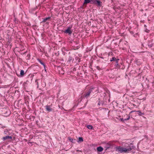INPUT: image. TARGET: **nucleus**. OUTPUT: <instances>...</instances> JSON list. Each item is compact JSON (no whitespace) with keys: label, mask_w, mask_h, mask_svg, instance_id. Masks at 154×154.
<instances>
[{"label":"nucleus","mask_w":154,"mask_h":154,"mask_svg":"<svg viewBox=\"0 0 154 154\" xmlns=\"http://www.w3.org/2000/svg\"><path fill=\"white\" fill-rule=\"evenodd\" d=\"M134 147L128 143H125L123 146H118L115 147V150L120 153H128L131 151Z\"/></svg>","instance_id":"1"},{"label":"nucleus","mask_w":154,"mask_h":154,"mask_svg":"<svg viewBox=\"0 0 154 154\" xmlns=\"http://www.w3.org/2000/svg\"><path fill=\"white\" fill-rule=\"evenodd\" d=\"M93 88H91L86 91L83 93L82 95L81 96L82 98H87L90 97V94L92 91Z\"/></svg>","instance_id":"2"},{"label":"nucleus","mask_w":154,"mask_h":154,"mask_svg":"<svg viewBox=\"0 0 154 154\" xmlns=\"http://www.w3.org/2000/svg\"><path fill=\"white\" fill-rule=\"evenodd\" d=\"M92 4L96 5L97 6L101 7L102 5V2L99 0H94L93 2L91 3Z\"/></svg>","instance_id":"3"},{"label":"nucleus","mask_w":154,"mask_h":154,"mask_svg":"<svg viewBox=\"0 0 154 154\" xmlns=\"http://www.w3.org/2000/svg\"><path fill=\"white\" fill-rule=\"evenodd\" d=\"M13 136H5L4 137L2 138V140L4 141L7 140L8 142H11V141L10 140L12 138Z\"/></svg>","instance_id":"4"},{"label":"nucleus","mask_w":154,"mask_h":154,"mask_svg":"<svg viewBox=\"0 0 154 154\" xmlns=\"http://www.w3.org/2000/svg\"><path fill=\"white\" fill-rule=\"evenodd\" d=\"M4 134L6 136H13L12 133L10 130H8L7 129L5 130Z\"/></svg>","instance_id":"5"},{"label":"nucleus","mask_w":154,"mask_h":154,"mask_svg":"<svg viewBox=\"0 0 154 154\" xmlns=\"http://www.w3.org/2000/svg\"><path fill=\"white\" fill-rule=\"evenodd\" d=\"M71 28L70 27H68L67 29L64 31V33L68 34L69 35L72 34V30H71Z\"/></svg>","instance_id":"6"},{"label":"nucleus","mask_w":154,"mask_h":154,"mask_svg":"<svg viewBox=\"0 0 154 154\" xmlns=\"http://www.w3.org/2000/svg\"><path fill=\"white\" fill-rule=\"evenodd\" d=\"M45 107L46 111L48 112H51L54 110L51 107L50 105H47L45 106Z\"/></svg>","instance_id":"7"},{"label":"nucleus","mask_w":154,"mask_h":154,"mask_svg":"<svg viewBox=\"0 0 154 154\" xmlns=\"http://www.w3.org/2000/svg\"><path fill=\"white\" fill-rule=\"evenodd\" d=\"M113 145V141H110L106 144L105 147L106 149H107L110 147L111 146Z\"/></svg>","instance_id":"8"},{"label":"nucleus","mask_w":154,"mask_h":154,"mask_svg":"<svg viewBox=\"0 0 154 154\" xmlns=\"http://www.w3.org/2000/svg\"><path fill=\"white\" fill-rule=\"evenodd\" d=\"M93 0H85L84 5L87 4L89 3H90L91 1L92 2H93Z\"/></svg>","instance_id":"9"},{"label":"nucleus","mask_w":154,"mask_h":154,"mask_svg":"<svg viewBox=\"0 0 154 154\" xmlns=\"http://www.w3.org/2000/svg\"><path fill=\"white\" fill-rule=\"evenodd\" d=\"M51 19V17H48L43 19L42 21V22H45L47 20H50Z\"/></svg>","instance_id":"10"},{"label":"nucleus","mask_w":154,"mask_h":154,"mask_svg":"<svg viewBox=\"0 0 154 154\" xmlns=\"http://www.w3.org/2000/svg\"><path fill=\"white\" fill-rule=\"evenodd\" d=\"M97 151L99 152H102L103 150V148L101 146L97 147Z\"/></svg>","instance_id":"11"},{"label":"nucleus","mask_w":154,"mask_h":154,"mask_svg":"<svg viewBox=\"0 0 154 154\" xmlns=\"http://www.w3.org/2000/svg\"><path fill=\"white\" fill-rule=\"evenodd\" d=\"M135 111H131L130 112V113H129V115L128 116V118L127 119H124V120L125 121H127L128 120H129L130 119V114L131 113H132V112H134Z\"/></svg>","instance_id":"12"},{"label":"nucleus","mask_w":154,"mask_h":154,"mask_svg":"<svg viewBox=\"0 0 154 154\" xmlns=\"http://www.w3.org/2000/svg\"><path fill=\"white\" fill-rule=\"evenodd\" d=\"M24 75V71L23 70H21L20 71V76L23 77Z\"/></svg>","instance_id":"13"},{"label":"nucleus","mask_w":154,"mask_h":154,"mask_svg":"<svg viewBox=\"0 0 154 154\" xmlns=\"http://www.w3.org/2000/svg\"><path fill=\"white\" fill-rule=\"evenodd\" d=\"M87 128L90 129H93V126L91 125H88L87 126Z\"/></svg>","instance_id":"14"},{"label":"nucleus","mask_w":154,"mask_h":154,"mask_svg":"<svg viewBox=\"0 0 154 154\" xmlns=\"http://www.w3.org/2000/svg\"><path fill=\"white\" fill-rule=\"evenodd\" d=\"M83 141V139L82 137H79V141L81 142H82Z\"/></svg>","instance_id":"15"},{"label":"nucleus","mask_w":154,"mask_h":154,"mask_svg":"<svg viewBox=\"0 0 154 154\" xmlns=\"http://www.w3.org/2000/svg\"><path fill=\"white\" fill-rule=\"evenodd\" d=\"M116 60V58L115 57H112V59L110 60L111 61H115Z\"/></svg>","instance_id":"16"},{"label":"nucleus","mask_w":154,"mask_h":154,"mask_svg":"<svg viewBox=\"0 0 154 154\" xmlns=\"http://www.w3.org/2000/svg\"><path fill=\"white\" fill-rule=\"evenodd\" d=\"M119 60V59H116V60H115V61H116V63L117 64V65H118V61Z\"/></svg>","instance_id":"17"},{"label":"nucleus","mask_w":154,"mask_h":154,"mask_svg":"<svg viewBox=\"0 0 154 154\" xmlns=\"http://www.w3.org/2000/svg\"><path fill=\"white\" fill-rule=\"evenodd\" d=\"M40 63H41L42 65H43L44 67H45V64H44V63H43V62H40Z\"/></svg>","instance_id":"18"},{"label":"nucleus","mask_w":154,"mask_h":154,"mask_svg":"<svg viewBox=\"0 0 154 154\" xmlns=\"http://www.w3.org/2000/svg\"><path fill=\"white\" fill-rule=\"evenodd\" d=\"M120 120H121V121L123 122H124V120L123 119V118H121L120 119Z\"/></svg>","instance_id":"19"},{"label":"nucleus","mask_w":154,"mask_h":154,"mask_svg":"<svg viewBox=\"0 0 154 154\" xmlns=\"http://www.w3.org/2000/svg\"><path fill=\"white\" fill-rule=\"evenodd\" d=\"M96 68L97 69H98V70H99L100 69V67L99 66H97L96 67Z\"/></svg>","instance_id":"20"},{"label":"nucleus","mask_w":154,"mask_h":154,"mask_svg":"<svg viewBox=\"0 0 154 154\" xmlns=\"http://www.w3.org/2000/svg\"><path fill=\"white\" fill-rule=\"evenodd\" d=\"M69 140L71 142H72V140H73V139H72V138H69Z\"/></svg>","instance_id":"21"},{"label":"nucleus","mask_w":154,"mask_h":154,"mask_svg":"<svg viewBox=\"0 0 154 154\" xmlns=\"http://www.w3.org/2000/svg\"><path fill=\"white\" fill-rule=\"evenodd\" d=\"M131 106H136V105H135V104H131Z\"/></svg>","instance_id":"22"},{"label":"nucleus","mask_w":154,"mask_h":154,"mask_svg":"<svg viewBox=\"0 0 154 154\" xmlns=\"http://www.w3.org/2000/svg\"><path fill=\"white\" fill-rule=\"evenodd\" d=\"M46 23L47 24H49V22H47Z\"/></svg>","instance_id":"23"},{"label":"nucleus","mask_w":154,"mask_h":154,"mask_svg":"<svg viewBox=\"0 0 154 154\" xmlns=\"http://www.w3.org/2000/svg\"><path fill=\"white\" fill-rule=\"evenodd\" d=\"M80 151V152H82V151H79V150H77V151Z\"/></svg>","instance_id":"24"},{"label":"nucleus","mask_w":154,"mask_h":154,"mask_svg":"<svg viewBox=\"0 0 154 154\" xmlns=\"http://www.w3.org/2000/svg\"><path fill=\"white\" fill-rule=\"evenodd\" d=\"M138 112H139L140 113H141L140 112V111H139Z\"/></svg>","instance_id":"25"}]
</instances>
